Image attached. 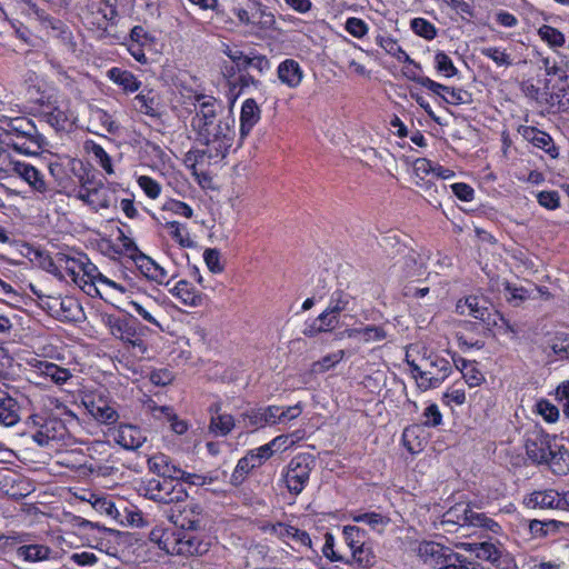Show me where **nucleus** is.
Returning <instances> with one entry per match:
<instances>
[{
	"instance_id": "obj_15",
	"label": "nucleus",
	"mask_w": 569,
	"mask_h": 569,
	"mask_svg": "<svg viewBox=\"0 0 569 569\" xmlns=\"http://www.w3.org/2000/svg\"><path fill=\"white\" fill-rule=\"evenodd\" d=\"M44 121L57 131H66L72 128L77 120V114L71 108L68 99L56 102L50 111L42 113Z\"/></svg>"
},
{
	"instance_id": "obj_48",
	"label": "nucleus",
	"mask_w": 569,
	"mask_h": 569,
	"mask_svg": "<svg viewBox=\"0 0 569 569\" xmlns=\"http://www.w3.org/2000/svg\"><path fill=\"white\" fill-rule=\"evenodd\" d=\"M351 299L352 297L349 293L342 290H336L330 297L327 309L339 316L342 311L348 310Z\"/></svg>"
},
{
	"instance_id": "obj_12",
	"label": "nucleus",
	"mask_w": 569,
	"mask_h": 569,
	"mask_svg": "<svg viewBox=\"0 0 569 569\" xmlns=\"http://www.w3.org/2000/svg\"><path fill=\"white\" fill-rule=\"evenodd\" d=\"M460 547L467 551H471L478 559L491 562L499 569H509L513 562L509 553L505 552L502 547L496 542H461Z\"/></svg>"
},
{
	"instance_id": "obj_49",
	"label": "nucleus",
	"mask_w": 569,
	"mask_h": 569,
	"mask_svg": "<svg viewBox=\"0 0 569 569\" xmlns=\"http://www.w3.org/2000/svg\"><path fill=\"white\" fill-rule=\"evenodd\" d=\"M447 90H439L438 92H433L435 94L441 97L447 103L450 104H462L469 102V94L463 92L460 89H455L451 87H447L442 84Z\"/></svg>"
},
{
	"instance_id": "obj_8",
	"label": "nucleus",
	"mask_w": 569,
	"mask_h": 569,
	"mask_svg": "<svg viewBox=\"0 0 569 569\" xmlns=\"http://www.w3.org/2000/svg\"><path fill=\"white\" fill-rule=\"evenodd\" d=\"M102 322L116 339L133 347H143L141 329L139 328L137 319L132 317L121 318L114 315H103Z\"/></svg>"
},
{
	"instance_id": "obj_5",
	"label": "nucleus",
	"mask_w": 569,
	"mask_h": 569,
	"mask_svg": "<svg viewBox=\"0 0 569 569\" xmlns=\"http://www.w3.org/2000/svg\"><path fill=\"white\" fill-rule=\"evenodd\" d=\"M419 559L433 569H483L462 555L435 541H422L417 549Z\"/></svg>"
},
{
	"instance_id": "obj_29",
	"label": "nucleus",
	"mask_w": 569,
	"mask_h": 569,
	"mask_svg": "<svg viewBox=\"0 0 569 569\" xmlns=\"http://www.w3.org/2000/svg\"><path fill=\"white\" fill-rule=\"evenodd\" d=\"M547 461L549 469L558 476L569 473V451L562 445L555 442L552 450H550Z\"/></svg>"
},
{
	"instance_id": "obj_56",
	"label": "nucleus",
	"mask_w": 569,
	"mask_h": 569,
	"mask_svg": "<svg viewBox=\"0 0 569 569\" xmlns=\"http://www.w3.org/2000/svg\"><path fill=\"white\" fill-rule=\"evenodd\" d=\"M532 144L539 149H542L552 159H556L559 156L558 148L556 147L551 136L545 131L540 132Z\"/></svg>"
},
{
	"instance_id": "obj_9",
	"label": "nucleus",
	"mask_w": 569,
	"mask_h": 569,
	"mask_svg": "<svg viewBox=\"0 0 569 569\" xmlns=\"http://www.w3.org/2000/svg\"><path fill=\"white\" fill-rule=\"evenodd\" d=\"M555 442V437L537 426L527 430L525 433V448L528 459L535 465L545 463Z\"/></svg>"
},
{
	"instance_id": "obj_35",
	"label": "nucleus",
	"mask_w": 569,
	"mask_h": 569,
	"mask_svg": "<svg viewBox=\"0 0 569 569\" xmlns=\"http://www.w3.org/2000/svg\"><path fill=\"white\" fill-rule=\"evenodd\" d=\"M139 269L148 279L159 284H168L169 282L166 269L144 254L139 260Z\"/></svg>"
},
{
	"instance_id": "obj_52",
	"label": "nucleus",
	"mask_w": 569,
	"mask_h": 569,
	"mask_svg": "<svg viewBox=\"0 0 569 569\" xmlns=\"http://www.w3.org/2000/svg\"><path fill=\"white\" fill-rule=\"evenodd\" d=\"M411 29L413 32L427 40H432L437 36L436 27L423 18H415L411 20Z\"/></svg>"
},
{
	"instance_id": "obj_2",
	"label": "nucleus",
	"mask_w": 569,
	"mask_h": 569,
	"mask_svg": "<svg viewBox=\"0 0 569 569\" xmlns=\"http://www.w3.org/2000/svg\"><path fill=\"white\" fill-rule=\"evenodd\" d=\"M2 143L24 156H38L47 146L46 137L28 117L0 116Z\"/></svg>"
},
{
	"instance_id": "obj_47",
	"label": "nucleus",
	"mask_w": 569,
	"mask_h": 569,
	"mask_svg": "<svg viewBox=\"0 0 569 569\" xmlns=\"http://www.w3.org/2000/svg\"><path fill=\"white\" fill-rule=\"evenodd\" d=\"M352 551V560L360 568H370L376 562V556L370 546L366 542L359 548H355Z\"/></svg>"
},
{
	"instance_id": "obj_46",
	"label": "nucleus",
	"mask_w": 569,
	"mask_h": 569,
	"mask_svg": "<svg viewBox=\"0 0 569 569\" xmlns=\"http://www.w3.org/2000/svg\"><path fill=\"white\" fill-rule=\"evenodd\" d=\"M482 56L492 60L497 67L508 68L512 66L511 56L500 47H485L480 49Z\"/></svg>"
},
{
	"instance_id": "obj_30",
	"label": "nucleus",
	"mask_w": 569,
	"mask_h": 569,
	"mask_svg": "<svg viewBox=\"0 0 569 569\" xmlns=\"http://www.w3.org/2000/svg\"><path fill=\"white\" fill-rule=\"evenodd\" d=\"M19 420L18 402L7 391L0 389V423L6 427H12Z\"/></svg>"
},
{
	"instance_id": "obj_16",
	"label": "nucleus",
	"mask_w": 569,
	"mask_h": 569,
	"mask_svg": "<svg viewBox=\"0 0 569 569\" xmlns=\"http://www.w3.org/2000/svg\"><path fill=\"white\" fill-rule=\"evenodd\" d=\"M90 416L100 423L112 425L119 419L117 403L103 397L82 401Z\"/></svg>"
},
{
	"instance_id": "obj_27",
	"label": "nucleus",
	"mask_w": 569,
	"mask_h": 569,
	"mask_svg": "<svg viewBox=\"0 0 569 569\" xmlns=\"http://www.w3.org/2000/svg\"><path fill=\"white\" fill-rule=\"evenodd\" d=\"M31 366L34 368L37 373L50 378L52 382L59 386L64 385L70 378H72V373L69 369L59 367L53 362L34 359Z\"/></svg>"
},
{
	"instance_id": "obj_53",
	"label": "nucleus",
	"mask_w": 569,
	"mask_h": 569,
	"mask_svg": "<svg viewBox=\"0 0 569 569\" xmlns=\"http://www.w3.org/2000/svg\"><path fill=\"white\" fill-rule=\"evenodd\" d=\"M458 309H460V313H466L472 316L476 319H483L487 313V309L479 306V299L477 297H468L466 298L463 305L458 303Z\"/></svg>"
},
{
	"instance_id": "obj_4",
	"label": "nucleus",
	"mask_w": 569,
	"mask_h": 569,
	"mask_svg": "<svg viewBox=\"0 0 569 569\" xmlns=\"http://www.w3.org/2000/svg\"><path fill=\"white\" fill-rule=\"evenodd\" d=\"M408 366L418 388L422 391L440 387L452 372L450 361L437 353L422 358L421 363L408 361Z\"/></svg>"
},
{
	"instance_id": "obj_55",
	"label": "nucleus",
	"mask_w": 569,
	"mask_h": 569,
	"mask_svg": "<svg viewBox=\"0 0 569 569\" xmlns=\"http://www.w3.org/2000/svg\"><path fill=\"white\" fill-rule=\"evenodd\" d=\"M90 152L92 153L96 161L99 163V166L108 173L112 174L113 167L111 157L107 153V151L98 143H92L90 147Z\"/></svg>"
},
{
	"instance_id": "obj_32",
	"label": "nucleus",
	"mask_w": 569,
	"mask_h": 569,
	"mask_svg": "<svg viewBox=\"0 0 569 569\" xmlns=\"http://www.w3.org/2000/svg\"><path fill=\"white\" fill-rule=\"evenodd\" d=\"M107 76L113 83L121 87L126 92L133 93L141 87V81L138 80L132 72L118 67L109 69Z\"/></svg>"
},
{
	"instance_id": "obj_57",
	"label": "nucleus",
	"mask_w": 569,
	"mask_h": 569,
	"mask_svg": "<svg viewBox=\"0 0 569 569\" xmlns=\"http://www.w3.org/2000/svg\"><path fill=\"white\" fill-rule=\"evenodd\" d=\"M537 412L549 422L553 423L559 419V409L549 400H539L536 405Z\"/></svg>"
},
{
	"instance_id": "obj_17",
	"label": "nucleus",
	"mask_w": 569,
	"mask_h": 569,
	"mask_svg": "<svg viewBox=\"0 0 569 569\" xmlns=\"http://www.w3.org/2000/svg\"><path fill=\"white\" fill-rule=\"evenodd\" d=\"M309 477L310 467L306 459L295 458L288 466L284 482L291 493L299 495L305 489Z\"/></svg>"
},
{
	"instance_id": "obj_14",
	"label": "nucleus",
	"mask_w": 569,
	"mask_h": 569,
	"mask_svg": "<svg viewBox=\"0 0 569 569\" xmlns=\"http://www.w3.org/2000/svg\"><path fill=\"white\" fill-rule=\"evenodd\" d=\"M80 281L81 283L77 284L89 296L101 297L98 288L99 283L123 291V288L120 284L103 276L99 271L98 267L92 263L87 256L81 267Z\"/></svg>"
},
{
	"instance_id": "obj_7",
	"label": "nucleus",
	"mask_w": 569,
	"mask_h": 569,
	"mask_svg": "<svg viewBox=\"0 0 569 569\" xmlns=\"http://www.w3.org/2000/svg\"><path fill=\"white\" fill-rule=\"evenodd\" d=\"M167 518L176 526L173 530H199L203 525L204 513L199 503L187 497L171 503Z\"/></svg>"
},
{
	"instance_id": "obj_39",
	"label": "nucleus",
	"mask_w": 569,
	"mask_h": 569,
	"mask_svg": "<svg viewBox=\"0 0 569 569\" xmlns=\"http://www.w3.org/2000/svg\"><path fill=\"white\" fill-rule=\"evenodd\" d=\"M86 260V254H79L78 257H70L64 253H59L57 257V262L63 267L68 273V276L72 279V281L77 283H81L80 273L83 261Z\"/></svg>"
},
{
	"instance_id": "obj_18",
	"label": "nucleus",
	"mask_w": 569,
	"mask_h": 569,
	"mask_svg": "<svg viewBox=\"0 0 569 569\" xmlns=\"http://www.w3.org/2000/svg\"><path fill=\"white\" fill-rule=\"evenodd\" d=\"M279 406H266L251 408L240 415V418L244 421L247 427L254 429L264 428L266 426H273L277 423V412Z\"/></svg>"
},
{
	"instance_id": "obj_22",
	"label": "nucleus",
	"mask_w": 569,
	"mask_h": 569,
	"mask_svg": "<svg viewBox=\"0 0 569 569\" xmlns=\"http://www.w3.org/2000/svg\"><path fill=\"white\" fill-rule=\"evenodd\" d=\"M491 290L506 292V299L509 303L518 307L522 302L535 299L533 290L527 289L522 286H517L507 280H491Z\"/></svg>"
},
{
	"instance_id": "obj_20",
	"label": "nucleus",
	"mask_w": 569,
	"mask_h": 569,
	"mask_svg": "<svg viewBox=\"0 0 569 569\" xmlns=\"http://www.w3.org/2000/svg\"><path fill=\"white\" fill-rule=\"evenodd\" d=\"M112 437L119 446L127 450H136L147 440L144 432L133 425H120L112 432Z\"/></svg>"
},
{
	"instance_id": "obj_45",
	"label": "nucleus",
	"mask_w": 569,
	"mask_h": 569,
	"mask_svg": "<svg viewBox=\"0 0 569 569\" xmlns=\"http://www.w3.org/2000/svg\"><path fill=\"white\" fill-rule=\"evenodd\" d=\"M355 522L368 525L372 530L381 531L388 523L389 518L379 512H363L352 516Z\"/></svg>"
},
{
	"instance_id": "obj_25",
	"label": "nucleus",
	"mask_w": 569,
	"mask_h": 569,
	"mask_svg": "<svg viewBox=\"0 0 569 569\" xmlns=\"http://www.w3.org/2000/svg\"><path fill=\"white\" fill-rule=\"evenodd\" d=\"M560 493L553 489L533 491L525 498L528 508L560 509Z\"/></svg>"
},
{
	"instance_id": "obj_61",
	"label": "nucleus",
	"mask_w": 569,
	"mask_h": 569,
	"mask_svg": "<svg viewBox=\"0 0 569 569\" xmlns=\"http://www.w3.org/2000/svg\"><path fill=\"white\" fill-rule=\"evenodd\" d=\"M163 210L188 219L192 218L193 216V210L188 203L176 199L168 200L163 204Z\"/></svg>"
},
{
	"instance_id": "obj_23",
	"label": "nucleus",
	"mask_w": 569,
	"mask_h": 569,
	"mask_svg": "<svg viewBox=\"0 0 569 569\" xmlns=\"http://www.w3.org/2000/svg\"><path fill=\"white\" fill-rule=\"evenodd\" d=\"M277 76L283 86L296 89L301 84L305 78V71L295 59H286L279 63Z\"/></svg>"
},
{
	"instance_id": "obj_64",
	"label": "nucleus",
	"mask_w": 569,
	"mask_h": 569,
	"mask_svg": "<svg viewBox=\"0 0 569 569\" xmlns=\"http://www.w3.org/2000/svg\"><path fill=\"white\" fill-rule=\"evenodd\" d=\"M556 399L561 403L563 415L569 418V380L562 381L557 387Z\"/></svg>"
},
{
	"instance_id": "obj_1",
	"label": "nucleus",
	"mask_w": 569,
	"mask_h": 569,
	"mask_svg": "<svg viewBox=\"0 0 569 569\" xmlns=\"http://www.w3.org/2000/svg\"><path fill=\"white\" fill-rule=\"evenodd\" d=\"M194 116L191 128L200 143L204 144L211 157L227 156L236 138V120L224 114L222 103L212 96L194 97Z\"/></svg>"
},
{
	"instance_id": "obj_42",
	"label": "nucleus",
	"mask_w": 569,
	"mask_h": 569,
	"mask_svg": "<svg viewBox=\"0 0 569 569\" xmlns=\"http://www.w3.org/2000/svg\"><path fill=\"white\" fill-rule=\"evenodd\" d=\"M253 9H256V18L252 23L251 30H271L274 29L276 19L274 16L267 10V7L261 4L260 2H256L253 4Z\"/></svg>"
},
{
	"instance_id": "obj_11",
	"label": "nucleus",
	"mask_w": 569,
	"mask_h": 569,
	"mask_svg": "<svg viewBox=\"0 0 569 569\" xmlns=\"http://www.w3.org/2000/svg\"><path fill=\"white\" fill-rule=\"evenodd\" d=\"M30 422L39 427L32 435V440L40 447H49L53 441H59L67 435L64 422L56 417L41 418L38 415H32Z\"/></svg>"
},
{
	"instance_id": "obj_34",
	"label": "nucleus",
	"mask_w": 569,
	"mask_h": 569,
	"mask_svg": "<svg viewBox=\"0 0 569 569\" xmlns=\"http://www.w3.org/2000/svg\"><path fill=\"white\" fill-rule=\"evenodd\" d=\"M209 154L208 148L206 150H190L184 156V163L191 170L192 176L201 183L199 170L203 169L210 163V159H214Z\"/></svg>"
},
{
	"instance_id": "obj_37",
	"label": "nucleus",
	"mask_w": 569,
	"mask_h": 569,
	"mask_svg": "<svg viewBox=\"0 0 569 569\" xmlns=\"http://www.w3.org/2000/svg\"><path fill=\"white\" fill-rule=\"evenodd\" d=\"M51 548L44 545H24L17 549V557L28 562L43 561L50 558Z\"/></svg>"
},
{
	"instance_id": "obj_26",
	"label": "nucleus",
	"mask_w": 569,
	"mask_h": 569,
	"mask_svg": "<svg viewBox=\"0 0 569 569\" xmlns=\"http://www.w3.org/2000/svg\"><path fill=\"white\" fill-rule=\"evenodd\" d=\"M260 109L254 99H246L240 112V139H244L260 120Z\"/></svg>"
},
{
	"instance_id": "obj_62",
	"label": "nucleus",
	"mask_w": 569,
	"mask_h": 569,
	"mask_svg": "<svg viewBox=\"0 0 569 569\" xmlns=\"http://www.w3.org/2000/svg\"><path fill=\"white\" fill-rule=\"evenodd\" d=\"M345 29L355 38L361 39L368 33V24L360 18H348Z\"/></svg>"
},
{
	"instance_id": "obj_24",
	"label": "nucleus",
	"mask_w": 569,
	"mask_h": 569,
	"mask_svg": "<svg viewBox=\"0 0 569 569\" xmlns=\"http://www.w3.org/2000/svg\"><path fill=\"white\" fill-rule=\"evenodd\" d=\"M269 531L278 537L279 539L287 541L288 539L293 540L296 543L311 548L312 540L309 533L305 530H300L293 526L277 522L270 526Z\"/></svg>"
},
{
	"instance_id": "obj_43",
	"label": "nucleus",
	"mask_w": 569,
	"mask_h": 569,
	"mask_svg": "<svg viewBox=\"0 0 569 569\" xmlns=\"http://www.w3.org/2000/svg\"><path fill=\"white\" fill-rule=\"evenodd\" d=\"M254 457L251 456L250 453H248L247 456L242 457L232 475H231V483L234 485V486H238L240 483H242V481L244 480L246 476L254 468L259 467L258 463L254 461Z\"/></svg>"
},
{
	"instance_id": "obj_33",
	"label": "nucleus",
	"mask_w": 569,
	"mask_h": 569,
	"mask_svg": "<svg viewBox=\"0 0 569 569\" xmlns=\"http://www.w3.org/2000/svg\"><path fill=\"white\" fill-rule=\"evenodd\" d=\"M346 333L349 338L360 339L365 343L381 341L387 337L383 327L375 325L350 328L346 330Z\"/></svg>"
},
{
	"instance_id": "obj_60",
	"label": "nucleus",
	"mask_w": 569,
	"mask_h": 569,
	"mask_svg": "<svg viewBox=\"0 0 569 569\" xmlns=\"http://www.w3.org/2000/svg\"><path fill=\"white\" fill-rule=\"evenodd\" d=\"M403 74L409 80L417 82L418 84H420L421 87L427 88L431 92H438L439 90H447L446 88L442 87L441 83H438V82L433 81L432 79H430L428 77L419 76L413 70L405 71Z\"/></svg>"
},
{
	"instance_id": "obj_54",
	"label": "nucleus",
	"mask_w": 569,
	"mask_h": 569,
	"mask_svg": "<svg viewBox=\"0 0 569 569\" xmlns=\"http://www.w3.org/2000/svg\"><path fill=\"white\" fill-rule=\"evenodd\" d=\"M137 183L150 199H157L161 193L160 183L149 176L138 177Z\"/></svg>"
},
{
	"instance_id": "obj_36",
	"label": "nucleus",
	"mask_w": 569,
	"mask_h": 569,
	"mask_svg": "<svg viewBox=\"0 0 569 569\" xmlns=\"http://www.w3.org/2000/svg\"><path fill=\"white\" fill-rule=\"evenodd\" d=\"M134 108L138 112L150 117L159 116V102L157 94L152 90L141 91L133 99Z\"/></svg>"
},
{
	"instance_id": "obj_6",
	"label": "nucleus",
	"mask_w": 569,
	"mask_h": 569,
	"mask_svg": "<svg viewBox=\"0 0 569 569\" xmlns=\"http://www.w3.org/2000/svg\"><path fill=\"white\" fill-rule=\"evenodd\" d=\"M140 496L159 503L171 505L188 497L182 483H174L168 479H144L137 488Z\"/></svg>"
},
{
	"instance_id": "obj_31",
	"label": "nucleus",
	"mask_w": 569,
	"mask_h": 569,
	"mask_svg": "<svg viewBox=\"0 0 569 569\" xmlns=\"http://www.w3.org/2000/svg\"><path fill=\"white\" fill-rule=\"evenodd\" d=\"M170 292L184 306L199 307L202 305V295L198 292L187 280L178 281Z\"/></svg>"
},
{
	"instance_id": "obj_50",
	"label": "nucleus",
	"mask_w": 569,
	"mask_h": 569,
	"mask_svg": "<svg viewBox=\"0 0 569 569\" xmlns=\"http://www.w3.org/2000/svg\"><path fill=\"white\" fill-rule=\"evenodd\" d=\"M343 538L347 546L352 550L365 543L366 532L356 526L343 527Z\"/></svg>"
},
{
	"instance_id": "obj_10",
	"label": "nucleus",
	"mask_w": 569,
	"mask_h": 569,
	"mask_svg": "<svg viewBox=\"0 0 569 569\" xmlns=\"http://www.w3.org/2000/svg\"><path fill=\"white\" fill-rule=\"evenodd\" d=\"M77 198L87 203L94 211L109 209L117 203L116 191L110 186L102 182H87L82 184L77 193Z\"/></svg>"
},
{
	"instance_id": "obj_19",
	"label": "nucleus",
	"mask_w": 569,
	"mask_h": 569,
	"mask_svg": "<svg viewBox=\"0 0 569 569\" xmlns=\"http://www.w3.org/2000/svg\"><path fill=\"white\" fill-rule=\"evenodd\" d=\"M340 318L329 309H325L317 318L306 321L302 333L313 338L319 333L331 332L339 327Z\"/></svg>"
},
{
	"instance_id": "obj_38",
	"label": "nucleus",
	"mask_w": 569,
	"mask_h": 569,
	"mask_svg": "<svg viewBox=\"0 0 569 569\" xmlns=\"http://www.w3.org/2000/svg\"><path fill=\"white\" fill-rule=\"evenodd\" d=\"M377 43L390 56L398 61L412 64L416 69H421L420 64L415 62L410 56L398 44L397 40L391 37H380Z\"/></svg>"
},
{
	"instance_id": "obj_58",
	"label": "nucleus",
	"mask_w": 569,
	"mask_h": 569,
	"mask_svg": "<svg viewBox=\"0 0 569 569\" xmlns=\"http://www.w3.org/2000/svg\"><path fill=\"white\" fill-rule=\"evenodd\" d=\"M345 357L343 350H338L336 352L329 353L325 356L322 359L313 363V370L317 372H323L339 363Z\"/></svg>"
},
{
	"instance_id": "obj_13",
	"label": "nucleus",
	"mask_w": 569,
	"mask_h": 569,
	"mask_svg": "<svg viewBox=\"0 0 569 569\" xmlns=\"http://www.w3.org/2000/svg\"><path fill=\"white\" fill-rule=\"evenodd\" d=\"M12 176L23 180L34 192L46 194L49 191L43 173L28 162L9 158L8 172L6 173V177Z\"/></svg>"
},
{
	"instance_id": "obj_44",
	"label": "nucleus",
	"mask_w": 569,
	"mask_h": 569,
	"mask_svg": "<svg viewBox=\"0 0 569 569\" xmlns=\"http://www.w3.org/2000/svg\"><path fill=\"white\" fill-rule=\"evenodd\" d=\"M209 428L218 436H227L234 428V418L229 413L211 416Z\"/></svg>"
},
{
	"instance_id": "obj_51",
	"label": "nucleus",
	"mask_w": 569,
	"mask_h": 569,
	"mask_svg": "<svg viewBox=\"0 0 569 569\" xmlns=\"http://www.w3.org/2000/svg\"><path fill=\"white\" fill-rule=\"evenodd\" d=\"M435 67L438 72L442 73L447 78H451L458 72L451 58L442 51L436 53Z\"/></svg>"
},
{
	"instance_id": "obj_59",
	"label": "nucleus",
	"mask_w": 569,
	"mask_h": 569,
	"mask_svg": "<svg viewBox=\"0 0 569 569\" xmlns=\"http://www.w3.org/2000/svg\"><path fill=\"white\" fill-rule=\"evenodd\" d=\"M538 203L548 209L556 210L560 207V196L556 190L540 191L537 193Z\"/></svg>"
},
{
	"instance_id": "obj_40",
	"label": "nucleus",
	"mask_w": 569,
	"mask_h": 569,
	"mask_svg": "<svg viewBox=\"0 0 569 569\" xmlns=\"http://www.w3.org/2000/svg\"><path fill=\"white\" fill-rule=\"evenodd\" d=\"M164 229L168 231L169 236L182 248H193L196 246L186 224L178 221H168L164 224Z\"/></svg>"
},
{
	"instance_id": "obj_63",
	"label": "nucleus",
	"mask_w": 569,
	"mask_h": 569,
	"mask_svg": "<svg viewBox=\"0 0 569 569\" xmlns=\"http://www.w3.org/2000/svg\"><path fill=\"white\" fill-rule=\"evenodd\" d=\"M423 417V426L429 428L438 427L442 423V415L439 410V407L436 403L429 405L422 413Z\"/></svg>"
},
{
	"instance_id": "obj_21",
	"label": "nucleus",
	"mask_w": 569,
	"mask_h": 569,
	"mask_svg": "<svg viewBox=\"0 0 569 569\" xmlns=\"http://www.w3.org/2000/svg\"><path fill=\"white\" fill-rule=\"evenodd\" d=\"M147 463L149 470L162 479H168L173 482V480H178L179 476H182L180 466L164 453L159 452L151 456Z\"/></svg>"
},
{
	"instance_id": "obj_41",
	"label": "nucleus",
	"mask_w": 569,
	"mask_h": 569,
	"mask_svg": "<svg viewBox=\"0 0 569 569\" xmlns=\"http://www.w3.org/2000/svg\"><path fill=\"white\" fill-rule=\"evenodd\" d=\"M537 33L539 38L552 50L561 48L566 43L565 34L552 26L542 24L538 28Z\"/></svg>"
},
{
	"instance_id": "obj_28",
	"label": "nucleus",
	"mask_w": 569,
	"mask_h": 569,
	"mask_svg": "<svg viewBox=\"0 0 569 569\" xmlns=\"http://www.w3.org/2000/svg\"><path fill=\"white\" fill-rule=\"evenodd\" d=\"M476 511L468 503H456L443 515V523L458 525L459 527H472V518Z\"/></svg>"
},
{
	"instance_id": "obj_3",
	"label": "nucleus",
	"mask_w": 569,
	"mask_h": 569,
	"mask_svg": "<svg viewBox=\"0 0 569 569\" xmlns=\"http://www.w3.org/2000/svg\"><path fill=\"white\" fill-rule=\"evenodd\" d=\"M197 531L154 528L150 532V540L169 555L202 556L209 551L210 543L200 537Z\"/></svg>"
}]
</instances>
